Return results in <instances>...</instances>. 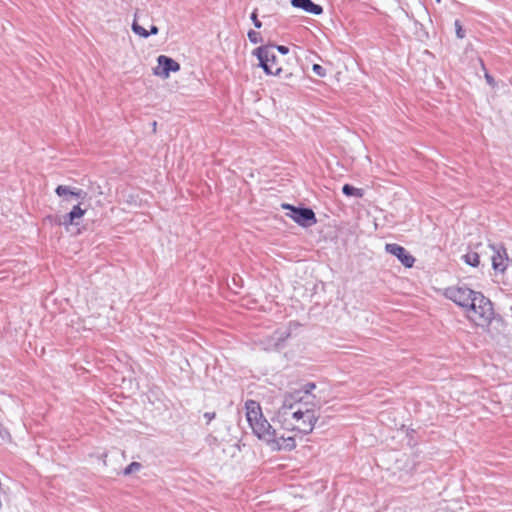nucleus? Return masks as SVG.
I'll use <instances>...</instances> for the list:
<instances>
[{
    "instance_id": "1",
    "label": "nucleus",
    "mask_w": 512,
    "mask_h": 512,
    "mask_svg": "<svg viewBox=\"0 0 512 512\" xmlns=\"http://www.w3.org/2000/svg\"><path fill=\"white\" fill-rule=\"evenodd\" d=\"M298 395L299 393L285 394L277 413L278 422L286 431V435H290V432L311 433L319 418L316 406L309 405L308 402H300Z\"/></svg>"
},
{
    "instance_id": "2",
    "label": "nucleus",
    "mask_w": 512,
    "mask_h": 512,
    "mask_svg": "<svg viewBox=\"0 0 512 512\" xmlns=\"http://www.w3.org/2000/svg\"><path fill=\"white\" fill-rule=\"evenodd\" d=\"M246 418L253 433L265 441L272 450L291 451L296 447L294 436L280 433L263 417L260 404L254 400L245 403Z\"/></svg>"
},
{
    "instance_id": "3",
    "label": "nucleus",
    "mask_w": 512,
    "mask_h": 512,
    "mask_svg": "<svg viewBox=\"0 0 512 512\" xmlns=\"http://www.w3.org/2000/svg\"><path fill=\"white\" fill-rule=\"evenodd\" d=\"M465 315L476 326L488 328L494 320L495 314L491 301L478 292L465 311Z\"/></svg>"
},
{
    "instance_id": "4",
    "label": "nucleus",
    "mask_w": 512,
    "mask_h": 512,
    "mask_svg": "<svg viewBox=\"0 0 512 512\" xmlns=\"http://www.w3.org/2000/svg\"><path fill=\"white\" fill-rule=\"evenodd\" d=\"M274 48V46H261L253 51V55L259 60V66L268 75H279L282 71L281 67L276 64L277 57Z\"/></svg>"
},
{
    "instance_id": "5",
    "label": "nucleus",
    "mask_w": 512,
    "mask_h": 512,
    "mask_svg": "<svg viewBox=\"0 0 512 512\" xmlns=\"http://www.w3.org/2000/svg\"><path fill=\"white\" fill-rule=\"evenodd\" d=\"M477 293L466 286H452L445 289L444 295L466 311Z\"/></svg>"
},
{
    "instance_id": "6",
    "label": "nucleus",
    "mask_w": 512,
    "mask_h": 512,
    "mask_svg": "<svg viewBox=\"0 0 512 512\" xmlns=\"http://www.w3.org/2000/svg\"><path fill=\"white\" fill-rule=\"evenodd\" d=\"M282 208L289 210L287 216L302 227H311L317 222L315 213L310 208L295 207L290 204H282Z\"/></svg>"
},
{
    "instance_id": "7",
    "label": "nucleus",
    "mask_w": 512,
    "mask_h": 512,
    "mask_svg": "<svg viewBox=\"0 0 512 512\" xmlns=\"http://www.w3.org/2000/svg\"><path fill=\"white\" fill-rule=\"evenodd\" d=\"M486 248L491 252L489 258L494 271L500 273L505 272L509 262L506 249L502 245L497 246L493 244H488Z\"/></svg>"
},
{
    "instance_id": "8",
    "label": "nucleus",
    "mask_w": 512,
    "mask_h": 512,
    "mask_svg": "<svg viewBox=\"0 0 512 512\" xmlns=\"http://www.w3.org/2000/svg\"><path fill=\"white\" fill-rule=\"evenodd\" d=\"M157 67L154 68L153 72L156 76L167 79L170 76V72H177L180 70L178 62L172 58L160 55L157 58Z\"/></svg>"
},
{
    "instance_id": "9",
    "label": "nucleus",
    "mask_w": 512,
    "mask_h": 512,
    "mask_svg": "<svg viewBox=\"0 0 512 512\" xmlns=\"http://www.w3.org/2000/svg\"><path fill=\"white\" fill-rule=\"evenodd\" d=\"M386 252L390 253L391 255H394L398 258V260L405 266V267H412L415 259L414 257L402 246L395 244V243H389L385 246Z\"/></svg>"
},
{
    "instance_id": "10",
    "label": "nucleus",
    "mask_w": 512,
    "mask_h": 512,
    "mask_svg": "<svg viewBox=\"0 0 512 512\" xmlns=\"http://www.w3.org/2000/svg\"><path fill=\"white\" fill-rule=\"evenodd\" d=\"M55 193L63 198L64 201H68L69 197H75L80 200H84L87 198V192L83 191L82 189H78L75 187H70L66 185H59L55 189Z\"/></svg>"
},
{
    "instance_id": "11",
    "label": "nucleus",
    "mask_w": 512,
    "mask_h": 512,
    "mask_svg": "<svg viewBox=\"0 0 512 512\" xmlns=\"http://www.w3.org/2000/svg\"><path fill=\"white\" fill-rule=\"evenodd\" d=\"M85 211L86 210L82 209L79 204L75 205L69 213L59 219L58 224L65 228H68L70 225H78L79 220L84 216Z\"/></svg>"
},
{
    "instance_id": "12",
    "label": "nucleus",
    "mask_w": 512,
    "mask_h": 512,
    "mask_svg": "<svg viewBox=\"0 0 512 512\" xmlns=\"http://www.w3.org/2000/svg\"><path fill=\"white\" fill-rule=\"evenodd\" d=\"M316 388L315 383L308 382L302 386L301 389H295L293 391L287 392L286 394H297L299 393L298 397L300 398V402H308L309 405L316 406V397L315 395H312L311 392Z\"/></svg>"
},
{
    "instance_id": "13",
    "label": "nucleus",
    "mask_w": 512,
    "mask_h": 512,
    "mask_svg": "<svg viewBox=\"0 0 512 512\" xmlns=\"http://www.w3.org/2000/svg\"><path fill=\"white\" fill-rule=\"evenodd\" d=\"M291 5L313 15H320L323 13V8L311 0H291Z\"/></svg>"
},
{
    "instance_id": "14",
    "label": "nucleus",
    "mask_w": 512,
    "mask_h": 512,
    "mask_svg": "<svg viewBox=\"0 0 512 512\" xmlns=\"http://www.w3.org/2000/svg\"><path fill=\"white\" fill-rule=\"evenodd\" d=\"M289 336V332L286 329L277 330L270 337L268 345L264 348L265 350L279 349L280 342L284 341Z\"/></svg>"
},
{
    "instance_id": "15",
    "label": "nucleus",
    "mask_w": 512,
    "mask_h": 512,
    "mask_svg": "<svg viewBox=\"0 0 512 512\" xmlns=\"http://www.w3.org/2000/svg\"><path fill=\"white\" fill-rule=\"evenodd\" d=\"M132 30L135 34L143 37V38H147L150 34L152 35H156L158 33V27L155 26V25H152L151 28H150V31L148 32L145 28H143L141 25H139L137 22H136V19L134 20L133 24H132Z\"/></svg>"
},
{
    "instance_id": "16",
    "label": "nucleus",
    "mask_w": 512,
    "mask_h": 512,
    "mask_svg": "<svg viewBox=\"0 0 512 512\" xmlns=\"http://www.w3.org/2000/svg\"><path fill=\"white\" fill-rule=\"evenodd\" d=\"M486 253L485 251L476 252V251H468L465 255L462 256L463 260L466 264L477 267L480 263V255Z\"/></svg>"
},
{
    "instance_id": "17",
    "label": "nucleus",
    "mask_w": 512,
    "mask_h": 512,
    "mask_svg": "<svg viewBox=\"0 0 512 512\" xmlns=\"http://www.w3.org/2000/svg\"><path fill=\"white\" fill-rule=\"evenodd\" d=\"M342 192L346 195V196H354V197H357V198H361L363 197L364 193H363V190L360 189V188H356L352 185H349V184H345L343 187H342Z\"/></svg>"
},
{
    "instance_id": "18",
    "label": "nucleus",
    "mask_w": 512,
    "mask_h": 512,
    "mask_svg": "<svg viewBox=\"0 0 512 512\" xmlns=\"http://www.w3.org/2000/svg\"><path fill=\"white\" fill-rule=\"evenodd\" d=\"M141 468V464L139 462L130 463L123 471L124 475H129L133 472L139 471Z\"/></svg>"
},
{
    "instance_id": "19",
    "label": "nucleus",
    "mask_w": 512,
    "mask_h": 512,
    "mask_svg": "<svg viewBox=\"0 0 512 512\" xmlns=\"http://www.w3.org/2000/svg\"><path fill=\"white\" fill-rule=\"evenodd\" d=\"M248 38L254 44L260 43L262 41L260 33L254 31V30H250L248 32Z\"/></svg>"
},
{
    "instance_id": "20",
    "label": "nucleus",
    "mask_w": 512,
    "mask_h": 512,
    "mask_svg": "<svg viewBox=\"0 0 512 512\" xmlns=\"http://www.w3.org/2000/svg\"><path fill=\"white\" fill-rule=\"evenodd\" d=\"M455 28H456V35L459 39H463L465 37V31L463 30L461 24H460V21L459 20H456L455 23Z\"/></svg>"
},
{
    "instance_id": "21",
    "label": "nucleus",
    "mask_w": 512,
    "mask_h": 512,
    "mask_svg": "<svg viewBox=\"0 0 512 512\" xmlns=\"http://www.w3.org/2000/svg\"><path fill=\"white\" fill-rule=\"evenodd\" d=\"M312 70L319 77H324L326 75L325 69L319 64H314Z\"/></svg>"
},
{
    "instance_id": "22",
    "label": "nucleus",
    "mask_w": 512,
    "mask_h": 512,
    "mask_svg": "<svg viewBox=\"0 0 512 512\" xmlns=\"http://www.w3.org/2000/svg\"><path fill=\"white\" fill-rule=\"evenodd\" d=\"M251 20L253 21V24L256 28H261L262 27V23L260 20H258L257 18V12L256 10L251 14Z\"/></svg>"
},
{
    "instance_id": "23",
    "label": "nucleus",
    "mask_w": 512,
    "mask_h": 512,
    "mask_svg": "<svg viewBox=\"0 0 512 512\" xmlns=\"http://www.w3.org/2000/svg\"><path fill=\"white\" fill-rule=\"evenodd\" d=\"M203 416L206 419V423L209 424L216 417V413L215 412H205Z\"/></svg>"
},
{
    "instance_id": "24",
    "label": "nucleus",
    "mask_w": 512,
    "mask_h": 512,
    "mask_svg": "<svg viewBox=\"0 0 512 512\" xmlns=\"http://www.w3.org/2000/svg\"><path fill=\"white\" fill-rule=\"evenodd\" d=\"M276 49L281 53V54H287L289 52V48L286 47V46H282V45H279L276 47Z\"/></svg>"
},
{
    "instance_id": "25",
    "label": "nucleus",
    "mask_w": 512,
    "mask_h": 512,
    "mask_svg": "<svg viewBox=\"0 0 512 512\" xmlns=\"http://www.w3.org/2000/svg\"><path fill=\"white\" fill-rule=\"evenodd\" d=\"M485 77L488 83L492 82V77L490 75L486 74Z\"/></svg>"
},
{
    "instance_id": "26",
    "label": "nucleus",
    "mask_w": 512,
    "mask_h": 512,
    "mask_svg": "<svg viewBox=\"0 0 512 512\" xmlns=\"http://www.w3.org/2000/svg\"><path fill=\"white\" fill-rule=\"evenodd\" d=\"M0 435H1L2 437H4L5 435H9V434H8V431H6V430H5V431H4V433L0 432Z\"/></svg>"
},
{
    "instance_id": "27",
    "label": "nucleus",
    "mask_w": 512,
    "mask_h": 512,
    "mask_svg": "<svg viewBox=\"0 0 512 512\" xmlns=\"http://www.w3.org/2000/svg\"><path fill=\"white\" fill-rule=\"evenodd\" d=\"M0 435H1L2 437H4L5 435H9V434H8V431H6V430H5V431H4V433L0 432Z\"/></svg>"
},
{
    "instance_id": "28",
    "label": "nucleus",
    "mask_w": 512,
    "mask_h": 512,
    "mask_svg": "<svg viewBox=\"0 0 512 512\" xmlns=\"http://www.w3.org/2000/svg\"><path fill=\"white\" fill-rule=\"evenodd\" d=\"M156 127V122H153L152 128Z\"/></svg>"
},
{
    "instance_id": "29",
    "label": "nucleus",
    "mask_w": 512,
    "mask_h": 512,
    "mask_svg": "<svg viewBox=\"0 0 512 512\" xmlns=\"http://www.w3.org/2000/svg\"><path fill=\"white\" fill-rule=\"evenodd\" d=\"M156 127V122H153L152 128Z\"/></svg>"
},
{
    "instance_id": "30",
    "label": "nucleus",
    "mask_w": 512,
    "mask_h": 512,
    "mask_svg": "<svg viewBox=\"0 0 512 512\" xmlns=\"http://www.w3.org/2000/svg\"><path fill=\"white\" fill-rule=\"evenodd\" d=\"M436 1H437L438 3H440V2H441V0H436Z\"/></svg>"
}]
</instances>
